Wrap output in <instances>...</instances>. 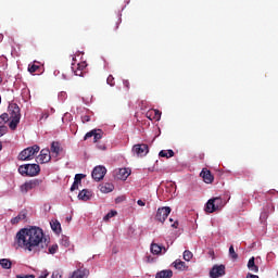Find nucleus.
Masks as SVG:
<instances>
[{
	"mask_svg": "<svg viewBox=\"0 0 278 278\" xmlns=\"http://www.w3.org/2000/svg\"><path fill=\"white\" fill-rule=\"evenodd\" d=\"M87 277H88L87 269H77L71 276V278H87Z\"/></svg>",
	"mask_w": 278,
	"mask_h": 278,
	"instance_id": "20",
	"label": "nucleus"
},
{
	"mask_svg": "<svg viewBox=\"0 0 278 278\" xmlns=\"http://www.w3.org/2000/svg\"><path fill=\"white\" fill-rule=\"evenodd\" d=\"M40 151V147L35 144L33 147H28L24 149L20 154L17 155V160L20 162H29V160H34V156L36 153Z\"/></svg>",
	"mask_w": 278,
	"mask_h": 278,
	"instance_id": "3",
	"label": "nucleus"
},
{
	"mask_svg": "<svg viewBox=\"0 0 278 278\" xmlns=\"http://www.w3.org/2000/svg\"><path fill=\"white\" fill-rule=\"evenodd\" d=\"M150 251L153 255H162V251L166 253V248L157 244V243H151Z\"/></svg>",
	"mask_w": 278,
	"mask_h": 278,
	"instance_id": "14",
	"label": "nucleus"
},
{
	"mask_svg": "<svg viewBox=\"0 0 278 278\" xmlns=\"http://www.w3.org/2000/svg\"><path fill=\"white\" fill-rule=\"evenodd\" d=\"M132 153H136L138 157H144L149 153V146L146 143H138L132 147Z\"/></svg>",
	"mask_w": 278,
	"mask_h": 278,
	"instance_id": "7",
	"label": "nucleus"
},
{
	"mask_svg": "<svg viewBox=\"0 0 278 278\" xmlns=\"http://www.w3.org/2000/svg\"><path fill=\"white\" fill-rule=\"evenodd\" d=\"M92 137H93V142H99V140L103 138V130L101 129L90 130L85 135L84 140H88V138H92Z\"/></svg>",
	"mask_w": 278,
	"mask_h": 278,
	"instance_id": "10",
	"label": "nucleus"
},
{
	"mask_svg": "<svg viewBox=\"0 0 278 278\" xmlns=\"http://www.w3.org/2000/svg\"><path fill=\"white\" fill-rule=\"evenodd\" d=\"M116 175H117V179L125 181V179H127V177H129L131 173L127 168H119Z\"/></svg>",
	"mask_w": 278,
	"mask_h": 278,
	"instance_id": "16",
	"label": "nucleus"
},
{
	"mask_svg": "<svg viewBox=\"0 0 278 278\" xmlns=\"http://www.w3.org/2000/svg\"><path fill=\"white\" fill-rule=\"evenodd\" d=\"M45 241V231L37 226L22 228L15 236V244L29 253L38 251Z\"/></svg>",
	"mask_w": 278,
	"mask_h": 278,
	"instance_id": "1",
	"label": "nucleus"
},
{
	"mask_svg": "<svg viewBox=\"0 0 278 278\" xmlns=\"http://www.w3.org/2000/svg\"><path fill=\"white\" fill-rule=\"evenodd\" d=\"M98 149H100L101 151H105V146H98Z\"/></svg>",
	"mask_w": 278,
	"mask_h": 278,
	"instance_id": "49",
	"label": "nucleus"
},
{
	"mask_svg": "<svg viewBox=\"0 0 278 278\" xmlns=\"http://www.w3.org/2000/svg\"><path fill=\"white\" fill-rule=\"evenodd\" d=\"M18 123H21V118H11V122L9 123L10 129H12V131L16 130V127H18Z\"/></svg>",
	"mask_w": 278,
	"mask_h": 278,
	"instance_id": "28",
	"label": "nucleus"
},
{
	"mask_svg": "<svg viewBox=\"0 0 278 278\" xmlns=\"http://www.w3.org/2000/svg\"><path fill=\"white\" fill-rule=\"evenodd\" d=\"M10 118H21V108L18 104L12 103L9 105Z\"/></svg>",
	"mask_w": 278,
	"mask_h": 278,
	"instance_id": "12",
	"label": "nucleus"
},
{
	"mask_svg": "<svg viewBox=\"0 0 278 278\" xmlns=\"http://www.w3.org/2000/svg\"><path fill=\"white\" fill-rule=\"evenodd\" d=\"M118 25H121V21H117L115 23V26L113 27V30L116 31L118 29Z\"/></svg>",
	"mask_w": 278,
	"mask_h": 278,
	"instance_id": "45",
	"label": "nucleus"
},
{
	"mask_svg": "<svg viewBox=\"0 0 278 278\" xmlns=\"http://www.w3.org/2000/svg\"><path fill=\"white\" fill-rule=\"evenodd\" d=\"M0 266L5 270H10V268H12V261H10V258H1Z\"/></svg>",
	"mask_w": 278,
	"mask_h": 278,
	"instance_id": "26",
	"label": "nucleus"
},
{
	"mask_svg": "<svg viewBox=\"0 0 278 278\" xmlns=\"http://www.w3.org/2000/svg\"><path fill=\"white\" fill-rule=\"evenodd\" d=\"M100 190L104 193V194H108L109 192H112L114 190V185L113 184H110V182H105V184H102L100 186Z\"/></svg>",
	"mask_w": 278,
	"mask_h": 278,
	"instance_id": "22",
	"label": "nucleus"
},
{
	"mask_svg": "<svg viewBox=\"0 0 278 278\" xmlns=\"http://www.w3.org/2000/svg\"><path fill=\"white\" fill-rule=\"evenodd\" d=\"M86 66H88V63H86L85 61L78 63L77 65H75V63H72V71L77 77H84V70L86 68Z\"/></svg>",
	"mask_w": 278,
	"mask_h": 278,
	"instance_id": "11",
	"label": "nucleus"
},
{
	"mask_svg": "<svg viewBox=\"0 0 278 278\" xmlns=\"http://www.w3.org/2000/svg\"><path fill=\"white\" fill-rule=\"evenodd\" d=\"M137 204L140 205V207H144V205H147V203L142 200H138Z\"/></svg>",
	"mask_w": 278,
	"mask_h": 278,
	"instance_id": "44",
	"label": "nucleus"
},
{
	"mask_svg": "<svg viewBox=\"0 0 278 278\" xmlns=\"http://www.w3.org/2000/svg\"><path fill=\"white\" fill-rule=\"evenodd\" d=\"M170 211L172 210L169 206L159 207L155 215V220H159V223H164L166 218H168Z\"/></svg>",
	"mask_w": 278,
	"mask_h": 278,
	"instance_id": "6",
	"label": "nucleus"
},
{
	"mask_svg": "<svg viewBox=\"0 0 278 278\" xmlns=\"http://www.w3.org/2000/svg\"><path fill=\"white\" fill-rule=\"evenodd\" d=\"M172 227L174 228V229H177V227H179V222H174L173 224H172Z\"/></svg>",
	"mask_w": 278,
	"mask_h": 278,
	"instance_id": "46",
	"label": "nucleus"
},
{
	"mask_svg": "<svg viewBox=\"0 0 278 278\" xmlns=\"http://www.w3.org/2000/svg\"><path fill=\"white\" fill-rule=\"evenodd\" d=\"M200 176L202 177L204 184H212L214 181V175H212V172H210L207 168H203Z\"/></svg>",
	"mask_w": 278,
	"mask_h": 278,
	"instance_id": "13",
	"label": "nucleus"
},
{
	"mask_svg": "<svg viewBox=\"0 0 278 278\" xmlns=\"http://www.w3.org/2000/svg\"><path fill=\"white\" fill-rule=\"evenodd\" d=\"M2 38H3V35H0V40H2Z\"/></svg>",
	"mask_w": 278,
	"mask_h": 278,
	"instance_id": "52",
	"label": "nucleus"
},
{
	"mask_svg": "<svg viewBox=\"0 0 278 278\" xmlns=\"http://www.w3.org/2000/svg\"><path fill=\"white\" fill-rule=\"evenodd\" d=\"M169 223H173V218H169Z\"/></svg>",
	"mask_w": 278,
	"mask_h": 278,
	"instance_id": "53",
	"label": "nucleus"
},
{
	"mask_svg": "<svg viewBox=\"0 0 278 278\" xmlns=\"http://www.w3.org/2000/svg\"><path fill=\"white\" fill-rule=\"evenodd\" d=\"M248 268L249 270H252V273H260V267L255 265V257H251L248 262Z\"/></svg>",
	"mask_w": 278,
	"mask_h": 278,
	"instance_id": "23",
	"label": "nucleus"
},
{
	"mask_svg": "<svg viewBox=\"0 0 278 278\" xmlns=\"http://www.w3.org/2000/svg\"><path fill=\"white\" fill-rule=\"evenodd\" d=\"M81 121L83 123H90V115H83Z\"/></svg>",
	"mask_w": 278,
	"mask_h": 278,
	"instance_id": "42",
	"label": "nucleus"
},
{
	"mask_svg": "<svg viewBox=\"0 0 278 278\" xmlns=\"http://www.w3.org/2000/svg\"><path fill=\"white\" fill-rule=\"evenodd\" d=\"M0 103H1V97H0Z\"/></svg>",
	"mask_w": 278,
	"mask_h": 278,
	"instance_id": "56",
	"label": "nucleus"
},
{
	"mask_svg": "<svg viewBox=\"0 0 278 278\" xmlns=\"http://www.w3.org/2000/svg\"><path fill=\"white\" fill-rule=\"evenodd\" d=\"M58 249H59L58 244L51 245V247L49 248V253H50V255H55V253H58Z\"/></svg>",
	"mask_w": 278,
	"mask_h": 278,
	"instance_id": "36",
	"label": "nucleus"
},
{
	"mask_svg": "<svg viewBox=\"0 0 278 278\" xmlns=\"http://www.w3.org/2000/svg\"><path fill=\"white\" fill-rule=\"evenodd\" d=\"M123 84H124V87L127 88V90H129V86H130L129 80L125 79L123 80Z\"/></svg>",
	"mask_w": 278,
	"mask_h": 278,
	"instance_id": "43",
	"label": "nucleus"
},
{
	"mask_svg": "<svg viewBox=\"0 0 278 278\" xmlns=\"http://www.w3.org/2000/svg\"><path fill=\"white\" fill-rule=\"evenodd\" d=\"M155 278H173V270L164 269L156 273Z\"/></svg>",
	"mask_w": 278,
	"mask_h": 278,
	"instance_id": "19",
	"label": "nucleus"
},
{
	"mask_svg": "<svg viewBox=\"0 0 278 278\" xmlns=\"http://www.w3.org/2000/svg\"><path fill=\"white\" fill-rule=\"evenodd\" d=\"M73 61L75 62V58H73Z\"/></svg>",
	"mask_w": 278,
	"mask_h": 278,
	"instance_id": "55",
	"label": "nucleus"
},
{
	"mask_svg": "<svg viewBox=\"0 0 278 278\" xmlns=\"http://www.w3.org/2000/svg\"><path fill=\"white\" fill-rule=\"evenodd\" d=\"M40 70L39 65H36V63L29 64L28 65V73L34 74Z\"/></svg>",
	"mask_w": 278,
	"mask_h": 278,
	"instance_id": "30",
	"label": "nucleus"
},
{
	"mask_svg": "<svg viewBox=\"0 0 278 278\" xmlns=\"http://www.w3.org/2000/svg\"><path fill=\"white\" fill-rule=\"evenodd\" d=\"M116 214H118V212H116V211H110V212L103 217V220L108 222V220H110V218H114V216H116Z\"/></svg>",
	"mask_w": 278,
	"mask_h": 278,
	"instance_id": "32",
	"label": "nucleus"
},
{
	"mask_svg": "<svg viewBox=\"0 0 278 278\" xmlns=\"http://www.w3.org/2000/svg\"><path fill=\"white\" fill-rule=\"evenodd\" d=\"M225 275V265H214L210 270L211 278H219Z\"/></svg>",
	"mask_w": 278,
	"mask_h": 278,
	"instance_id": "9",
	"label": "nucleus"
},
{
	"mask_svg": "<svg viewBox=\"0 0 278 278\" xmlns=\"http://www.w3.org/2000/svg\"><path fill=\"white\" fill-rule=\"evenodd\" d=\"M39 164H47L51 162V151L49 149H42L40 154L37 156Z\"/></svg>",
	"mask_w": 278,
	"mask_h": 278,
	"instance_id": "8",
	"label": "nucleus"
},
{
	"mask_svg": "<svg viewBox=\"0 0 278 278\" xmlns=\"http://www.w3.org/2000/svg\"><path fill=\"white\" fill-rule=\"evenodd\" d=\"M50 151H51V153H54L55 155H60V153L62 151V147L60 146V142L53 141L51 143Z\"/></svg>",
	"mask_w": 278,
	"mask_h": 278,
	"instance_id": "21",
	"label": "nucleus"
},
{
	"mask_svg": "<svg viewBox=\"0 0 278 278\" xmlns=\"http://www.w3.org/2000/svg\"><path fill=\"white\" fill-rule=\"evenodd\" d=\"M159 155L160 157H173L175 152L173 150H162Z\"/></svg>",
	"mask_w": 278,
	"mask_h": 278,
	"instance_id": "29",
	"label": "nucleus"
},
{
	"mask_svg": "<svg viewBox=\"0 0 278 278\" xmlns=\"http://www.w3.org/2000/svg\"><path fill=\"white\" fill-rule=\"evenodd\" d=\"M85 177H86V175H84V174H76L74 181L79 185V184H81V179H84Z\"/></svg>",
	"mask_w": 278,
	"mask_h": 278,
	"instance_id": "35",
	"label": "nucleus"
},
{
	"mask_svg": "<svg viewBox=\"0 0 278 278\" xmlns=\"http://www.w3.org/2000/svg\"><path fill=\"white\" fill-rule=\"evenodd\" d=\"M50 225H51L52 231H54L55 233H60V231H62V225L60 224V222L54 220V222H51Z\"/></svg>",
	"mask_w": 278,
	"mask_h": 278,
	"instance_id": "27",
	"label": "nucleus"
},
{
	"mask_svg": "<svg viewBox=\"0 0 278 278\" xmlns=\"http://www.w3.org/2000/svg\"><path fill=\"white\" fill-rule=\"evenodd\" d=\"M174 268H176V270H188V266H186V262L181 261V260H176L173 263Z\"/></svg>",
	"mask_w": 278,
	"mask_h": 278,
	"instance_id": "18",
	"label": "nucleus"
},
{
	"mask_svg": "<svg viewBox=\"0 0 278 278\" xmlns=\"http://www.w3.org/2000/svg\"><path fill=\"white\" fill-rule=\"evenodd\" d=\"M90 197H92V192H90L88 189H83L79 193H78V199L80 201H90Z\"/></svg>",
	"mask_w": 278,
	"mask_h": 278,
	"instance_id": "17",
	"label": "nucleus"
},
{
	"mask_svg": "<svg viewBox=\"0 0 278 278\" xmlns=\"http://www.w3.org/2000/svg\"><path fill=\"white\" fill-rule=\"evenodd\" d=\"M16 278H36L35 275L29 274V275H16Z\"/></svg>",
	"mask_w": 278,
	"mask_h": 278,
	"instance_id": "41",
	"label": "nucleus"
},
{
	"mask_svg": "<svg viewBox=\"0 0 278 278\" xmlns=\"http://www.w3.org/2000/svg\"><path fill=\"white\" fill-rule=\"evenodd\" d=\"M216 211H218V208L216 207V204L212 198L207 201V203L205 205V212L207 214H214V212H216Z\"/></svg>",
	"mask_w": 278,
	"mask_h": 278,
	"instance_id": "15",
	"label": "nucleus"
},
{
	"mask_svg": "<svg viewBox=\"0 0 278 278\" xmlns=\"http://www.w3.org/2000/svg\"><path fill=\"white\" fill-rule=\"evenodd\" d=\"M40 184H42L41 179H33L30 181H26L25 184H23L21 186V192L23 194H27L29 192V190H34V189L38 188V186H40Z\"/></svg>",
	"mask_w": 278,
	"mask_h": 278,
	"instance_id": "4",
	"label": "nucleus"
},
{
	"mask_svg": "<svg viewBox=\"0 0 278 278\" xmlns=\"http://www.w3.org/2000/svg\"><path fill=\"white\" fill-rule=\"evenodd\" d=\"M271 212H275V205L271 204Z\"/></svg>",
	"mask_w": 278,
	"mask_h": 278,
	"instance_id": "51",
	"label": "nucleus"
},
{
	"mask_svg": "<svg viewBox=\"0 0 278 278\" xmlns=\"http://www.w3.org/2000/svg\"><path fill=\"white\" fill-rule=\"evenodd\" d=\"M213 201L217 210H220L222 207H225V205H227V202H225V200H223V198L219 197L213 198Z\"/></svg>",
	"mask_w": 278,
	"mask_h": 278,
	"instance_id": "24",
	"label": "nucleus"
},
{
	"mask_svg": "<svg viewBox=\"0 0 278 278\" xmlns=\"http://www.w3.org/2000/svg\"><path fill=\"white\" fill-rule=\"evenodd\" d=\"M18 173L23 177H36L40 174V165L38 164H24L18 167Z\"/></svg>",
	"mask_w": 278,
	"mask_h": 278,
	"instance_id": "2",
	"label": "nucleus"
},
{
	"mask_svg": "<svg viewBox=\"0 0 278 278\" xmlns=\"http://www.w3.org/2000/svg\"><path fill=\"white\" fill-rule=\"evenodd\" d=\"M8 134V126H0V138L1 136H5Z\"/></svg>",
	"mask_w": 278,
	"mask_h": 278,
	"instance_id": "38",
	"label": "nucleus"
},
{
	"mask_svg": "<svg viewBox=\"0 0 278 278\" xmlns=\"http://www.w3.org/2000/svg\"><path fill=\"white\" fill-rule=\"evenodd\" d=\"M27 218V214L20 213L16 217L11 219V225H18L20 220H25Z\"/></svg>",
	"mask_w": 278,
	"mask_h": 278,
	"instance_id": "25",
	"label": "nucleus"
},
{
	"mask_svg": "<svg viewBox=\"0 0 278 278\" xmlns=\"http://www.w3.org/2000/svg\"><path fill=\"white\" fill-rule=\"evenodd\" d=\"M247 278H260V276L253 275V274H248Z\"/></svg>",
	"mask_w": 278,
	"mask_h": 278,
	"instance_id": "47",
	"label": "nucleus"
},
{
	"mask_svg": "<svg viewBox=\"0 0 278 278\" xmlns=\"http://www.w3.org/2000/svg\"><path fill=\"white\" fill-rule=\"evenodd\" d=\"M10 121V115L8 113H3L0 115V125H3V123H8Z\"/></svg>",
	"mask_w": 278,
	"mask_h": 278,
	"instance_id": "33",
	"label": "nucleus"
},
{
	"mask_svg": "<svg viewBox=\"0 0 278 278\" xmlns=\"http://www.w3.org/2000/svg\"><path fill=\"white\" fill-rule=\"evenodd\" d=\"M154 118L156 121H160V118H162V112H160L159 110H154Z\"/></svg>",
	"mask_w": 278,
	"mask_h": 278,
	"instance_id": "39",
	"label": "nucleus"
},
{
	"mask_svg": "<svg viewBox=\"0 0 278 278\" xmlns=\"http://www.w3.org/2000/svg\"><path fill=\"white\" fill-rule=\"evenodd\" d=\"M106 83L109 84V86H115V81H114V76L110 75L108 78H106Z\"/></svg>",
	"mask_w": 278,
	"mask_h": 278,
	"instance_id": "37",
	"label": "nucleus"
},
{
	"mask_svg": "<svg viewBox=\"0 0 278 278\" xmlns=\"http://www.w3.org/2000/svg\"><path fill=\"white\" fill-rule=\"evenodd\" d=\"M192 257H193V254H192V252H190V250H186L184 252V260L186 262H190L192 260Z\"/></svg>",
	"mask_w": 278,
	"mask_h": 278,
	"instance_id": "31",
	"label": "nucleus"
},
{
	"mask_svg": "<svg viewBox=\"0 0 278 278\" xmlns=\"http://www.w3.org/2000/svg\"><path fill=\"white\" fill-rule=\"evenodd\" d=\"M63 242H64L65 247H68V239L67 238H65V240L63 239Z\"/></svg>",
	"mask_w": 278,
	"mask_h": 278,
	"instance_id": "48",
	"label": "nucleus"
},
{
	"mask_svg": "<svg viewBox=\"0 0 278 278\" xmlns=\"http://www.w3.org/2000/svg\"><path fill=\"white\" fill-rule=\"evenodd\" d=\"M71 219H72L71 217L70 218L67 217V220H71Z\"/></svg>",
	"mask_w": 278,
	"mask_h": 278,
	"instance_id": "54",
	"label": "nucleus"
},
{
	"mask_svg": "<svg viewBox=\"0 0 278 278\" xmlns=\"http://www.w3.org/2000/svg\"><path fill=\"white\" fill-rule=\"evenodd\" d=\"M108 173V169L105 168V166H96L91 173V177L92 179H94V181H101V179H103V177H105V174Z\"/></svg>",
	"mask_w": 278,
	"mask_h": 278,
	"instance_id": "5",
	"label": "nucleus"
},
{
	"mask_svg": "<svg viewBox=\"0 0 278 278\" xmlns=\"http://www.w3.org/2000/svg\"><path fill=\"white\" fill-rule=\"evenodd\" d=\"M75 190H79V182H73L72 187H71V191L72 192H75Z\"/></svg>",
	"mask_w": 278,
	"mask_h": 278,
	"instance_id": "40",
	"label": "nucleus"
},
{
	"mask_svg": "<svg viewBox=\"0 0 278 278\" xmlns=\"http://www.w3.org/2000/svg\"><path fill=\"white\" fill-rule=\"evenodd\" d=\"M3 149V143L0 141V151Z\"/></svg>",
	"mask_w": 278,
	"mask_h": 278,
	"instance_id": "50",
	"label": "nucleus"
},
{
	"mask_svg": "<svg viewBox=\"0 0 278 278\" xmlns=\"http://www.w3.org/2000/svg\"><path fill=\"white\" fill-rule=\"evenodd\" d=\"M229 255H230L231 260H238V253H236L233 245H230V248H229Z\"/></svg>",
	"mask_w": 278,
	"mask_h": 278,
	"instance_id": "34",
	"label": "nucleus"
}]
</instances>
